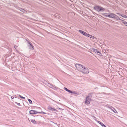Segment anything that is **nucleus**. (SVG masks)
Segmentation results:
<instances>
[{
    "instance_id": "aec40b11",
    "label": "nucleus",
    "mask_w": 127,
    "mask_h": 127,
    "mask_svg": "<svg viewBox=\"0 0 127 127\" xmlns=\"http://www.w3.org/2000/svg\"><path fill=\"white\" fill-rule=\"evenodd\" d=\"M19 96H20L21 98H22L23 99H25V98L24 97H23L20 95H19Z\"/></svg>"
},
{
    "instance_id": "bb28decb",
    "label": "nucleus",
    "mask_w": 127,
    "mask_h": 127,
    "mask_svg": "<svg viewBox=\"0 0 127 127\" xmlns=\"http://www.w3.org/2000/svg\"><path fill=\"white\" fill-rule=\"evenodd\" d=\"M101 126L103 127L104 125L102 123H101L100 124Z\"/></svg>"
},
{
    "instance_id": "f257e3e1",
    "label": "nucleus",
    "mask_w": 127,
    "mask_h": 127,
    "mask_svg": "<svg viewBox=\"0 0 127 127\" xmlns=\"http://www.w3.org/2000/svg\"><path fill=\"white\" fill-rule=\"evenodd\" d=\"M76 67L77 69L79 71L84 74H87L89 73V70L87 67L81 64H77Z\"/></svg>"
},
{
    "instance_id": "6ab92c4d",
    "label": "nucleus",
    "mask_w": 127,
    "mask_h": 127,
    "mask_svg": "<svg viewBox=\"0 0 127 127\" xmlns=\"http://www.w3.org/2000/svg\"><path fill=\"white\" fill-rule=\"evenodd\" d=\"M111 110L114 112L115 113H117V111L116 110H115V109H114V110H115V111L114 110H113L112 109H111Z\"/></svg>"
},
{
    "instance_id": "5701e85b",
    "label": "nucleus",
    "mask_w": 127,
    "mask_h": 127,
    "mask_svg": "<svg viewBox=\"0 0 127 127\" xmlns=\"http://www.w3.org/2000/svg\"><path fill=\"white\" fill-rule=\"evenodd\" d=\"M64 89L66 91L68 92V89L67 88L65 87H64Z\"/></svg>"
},
{
    "instance_id": "412c9836",
    "label": "nucleus",
    "mask_w": 127,
    "mask_h": 127,
    "mask_svg": "<svg viewBox=\"0 0 127 127\" xmlns=\"http://www.w3.org/2000/svg\"><path fill=\"white\" fill-rule=\"evenodd\" d=\"M91 35L89 34H88L87 33V35L86 36H87L89 37H91Z\"/></svg>"
},
{
    "instance_id": "f704fd0d",
    "label": "nucleus",
    "mask_w": 127,
    "mask_h": 127,
    "mask_svg": "<svg viewBox=\"0 0 127 127\" xmlns=\"http://www.w3.org/2000/svg\"><path fill=\"white\" fill-rule=\"evenodd\" d=\"M103 127H106L105 125H104Z\"/></svg>"
},
{
    "instance_id": "423d86ee",
    "label": "nucleus",
    "mask_w": 127,
    "mask_h": 127,
    "mask_svg": "<svg viewBox=\"0 0 127 127\" xmlns=\"http://www.w3.org/2000/svg\"><path fill=\"white\" fill-rule=\"evenodd\" d=\"M115 14L113 13H111L109 14L108 16V17L109 18H114Z\"/></svg>"
},
{
    "instance_id": "4468645a",
    "label": "nucleus",
    "mask_w": 127,
    "mask_h": 127,
    "mask_svg": "<svg viewBox=\"0 0 127 127\" xmlns=\"http://www.w3.org/2000/svg\"><path fill=\"white\" fill-rule=\"evenodd\" d=\"M31 121L34 124H36V122L34 119H32L31 120Z\"/></svg>"
},
{
    "instance_id": "4be33fe9",
    "label": "nucleus",
    "mask_w": 127,
    "mask_h": 127,
    "mask_svg": "<svg viewBox=\"0 0 127 127\" xmlns=\"http://www.w3.org/2000/svg\"><path fill=\"white\" fill-rule=\"evenodd\" d=\"M15 103H16V104H17L19 106H21V105H20V103H18L17 102H15Z\"/></svg>"
},
{
    "instance_id": "dca6fc26",
    "label": "nucleus",
    "mask_w": 127,
    "mask_h": 127,
    "mask_svg": "<svg viewBox=\"0 0 127 127\" xmlns=\"http://www.w3.org/2000/svg\"><path fill=\"white\" fill-rule=\"evenodd\" d=\"M52 87H53L52 88H51L54 89V90H56L57 89V88L56 87H55V86L53 85L52 86Z\"/></svg>"
},
{
    "instance_id": "7ed1b4c3",
    "label": "nucleus",
    "mask_w": 127,
    "mask_h": 127,
    "mask_svg": "<svg viewBox=\"0 0 127 127\" xmlns=\"http://www.w3.org/2000/svg\"><path fill=\"white\" fill-rule=\"evenodd\" d=\"M30 113L31 114H36L37 113H40V114L43 113V114H49V113H46L44 112L43 111H41V112H37V111H36L35 110H30Z\"/></svg>"
},
{
    "instance_id": "7c9ffc66",
    "label": "nucleus",
    "mask_w": 127,
    "mask_h": 127,
    "mask_svg": "<svg viewBox=\"0 0 127 127\" xmlns=\"http://www.w3.org/2000/svg\"><path fill=\"white\" fill-rule=\"evenodd\" d=\"M13 95L15 96H14V98H17V97L16 96V95Z\"/></svg>"
},
{
    "instance_id": "c9c22d12",
    "label": "nucleus",
    "mask_w": 127,
    "mask_h": 127,
    "mask_svg": "<svg viewBox=\"0 0 127 127\" xmlns=\"http://www.w3.org/2000/svg\"><path fill=\"white\" fill-rule=\"evenodd\" d=\"M58 109H61V108H58Z\"/></svg>"
},
{
    "instance_id": "ddd939ff",
    "label": "nucleus",
    "mask_w": 127,
    "mask_h": 127,
    "mask_svg": "<svg viewBox=\"0 0 127 127\" xmlns=\"http://www.w3.org/2000/svg\"><path fill=\"white\" fill-rule=\"evenodd\" d=\"M123 23L126 26H127V22H126L125 21H124L123 20Z\"/></svg>"
},
{
    "instance_id": "a211bd4d",
    "label": "nucleus",
    "mask_w": 127,
    "mask_h": 127,
    "mask_svg": "<svg viewBox=\"0 0 127 127\" xmlns=\"http://www.w3.org/2000/svg\"><path fill=\"white\" fill-rule=\"evenodd\" d=\"M72 94H76V95H78V93L76 92H72Z\"/></svg>"
},
{
    "instance_id": "72a5a7b5",
    "label": "nucleus",
    "mask_w": 127,
    "mask_h": 127,
    "mask_svg": "<svg viewBox=\"0 0 127 127\" xmlns=\"http://www.w3.org/2000/svg\"><path fill=\"white\" fill-rule=\"evenodd\" d=\"M108 108H110V109H111V108L110 107H108Z\"/></svg>"
},
{
    "instance_id": "c85d7f7f",
    "label": "nucleus",
    "mask_w": 127,
    "mask_h": 127,
    "mask_svg": "<svg viewBox=\"0 0 127 127\" xmlns=\"http://www.w3.org/2000/svg\"><path fill=\"white\" fill-rule=\"evenodd\" d=\"M95 38V37L94 36H92V35H91V37H90V38H93V39H94Z\"/></svg>"
},
{
    "instance_id": "473e14b6",
    "label": "nucleus",
    "mask_w": 127,
    "mask_h": 127,
    "mask_svg": "<svg viewBox=\"0 0 127 127\" xmlns=\"http://www.w3.org/2000/svg\"><path fill=\"white\" fill-rule=\"evenodd\" d=\"M108 15H104V16H106V17H108Z\"/></svg>"
},
{
    "instance_id": "f3484780",
    "label": "nucleus",
    "mask_w": 127,
    "mask_h": 127,
    "mask_svg": "<svg viewBox=\"0 0 127 127\" xmlns=\"http://www.w3.org/2000/svg\"><path fill=\"white\" fill-rule=\"evenodd\" d=\"M28 101L29 102V103L30 104H32V101L31 99H28Z\"/></svg>"
},
{
    "instance_id": "cd10ccee",
    "label": "nucleus",
    "mask_w": 127,
    "mask_h": 127,
    "mask_svg": "<svg viewBox=\"0 0 127 127\" xmlns=\"http://www.w3.org/2000/svg\"><path fill=\"white\" fill-rule=\"evenodd\" d=\"M99 55H100V54H101V53L99 51H98L97 52V53Z\"/></svg>"
},
{
    "instance_id": "1a4fd4ad",
    "label": "nucleus",
    "mask_w": 127,
    "mask_h": 127,
    "mask_svg": "<svg viewBox=\"0 0 127 127\" xmlns=\"http://www.w3.org/2000/svg\"><path fill=\"white\" fill-rule=\"evenodd\" d=\"M115 17H114V18L115 19L117 20H121L122 21H123V20H121V19H120L118 16L116 15L115 16Z\"/></svg>"
},
{
    "instance_id": "20e7f679",
    "label": "nucleus",
    "mask_w": 127,
    "mask_h": 127,
    "mask_svg": "<svg viewBox=\"0 0 127 127\" xmlns=\"http://www.w3.org/2000/svg\"><path fill=\"white\" fill-rule=\"evenodd\" d=\"M92 100L91 98L89 97L88 96H87L86 98V101L85 103L87 104H90V101Z\"/></svg>"
},
{
    "instance_id": "4c0bfd02",
    "label": "nucleus",
    "mask_w": 127,
    "mask_h": 127,
    "mask_svg": "<svg viewBox=\"0 0 127 127\" xmlns=\"http://www.w3.org/2000/svg\"><path fill=\"white\" fill-rule=\"evenodd\" d=\"M18 99H19V98H18Z\"/></svg>"
},
{
    "instance_id": "0eeeda50",
    "label": "nucleus",
    "mask_w": 127,
    "mask_h": 127,
    "mask_svg": "<svg viewBox=\"0 0 127 127\" xmlns=\"http://www.w3.org/2000/svg\"><path fill=\"white\" fill-rule=\"evenodd\" d=\"M78 31L80 33L82 34H83L84 36H86V35H87V33L86 32L82 30H78Z\"/></svg>"
},
{
    "instance_id": "b1692460",
    "label": "nucleus",
    "mask_w": 127,
    "mask_h": 127,
    "mask_svg": "<svg viewBox=\"0 0 127 127\" xmlns=\"http://www.w3.org/2000/svg\"><path fill=\"white\" fill-rule=\"evenodd\" d=\"M68 92L69 93L72 94V92L71 91L69 90L68 91Z\"/></svg>"
},
{
    "instance_id": "f03ea898",
    "label": "nucleus",
    "mask_w": 127,
    "mask_h": 127,
    "mask_svg": "<svg viewBox=\"0 0 127 127\" xmlns=\"http://www.w3.org/2000/svg\"><path fill=\"white\" fill-rule=\"evenodd\" d=\"M94 9L98 12L103 11L105 9L102 7L98 6H95L94 7Z\"/></svg>"
},
{
    "instance_id": "9b49d317",
    "label": "nucleus",
    "mask_w": 127,
    "mask_h": 127,
    "mask_svg": "<svg viewBox=\"0 0 127 127\" xmlns=\"http://www.w3.org/2000/svg\"><path fill=\"white\" fill-rule=\"evenodd\" d=\"M21 10H21V11L22 12L24 13H27V12L24 9H21Z\"/></svg>"
},
{
    "instance_id": "f8f14e48",
    "label": "nucleus",
    "mask_w": 127,
    "mask_h": 127,
    "mask_svg": "<svg viewBox=\"0 0 127 127\" xmlns=\"http://www.w3.org/2000/svg\"><path fill=\"white\" fill-rule=\"evenodd\" d=\"M93 51H94V52H95V53H97V52L98 51V50H97V49H93Z\"/></svg>"
},
{
    "instance_id": "6e6552de",
    "label": "nucleus",
    "mask_w": 127,
    "mask_h": 127,
    "mask_svg": "<svg viewBox=\"0 0 127 127\" xmlns=\"http://www.w3.org/2000/svg\"><path fill=\"white\" fill-rule=\"evenodd\" d=\"M48 109L50 110H51L52 111H57V110L54 108H52L51 106H49L48 107Z\"/></svg>"
},
{
    "instance_id": "a878e982",
    "label": "nucleus",
    "mask_w": 127,
    "mask_h": 127,
    "mask_svg": "<svg viewBox=\"0 0 127 127\" xmlns=\"http://www.w3.org/2000/svg\"><path fill=\"white\" fill-rule=\"evenodd\" d=\"M95 121L99 124H100V123H101V122L99 121H97V120H95Z\"/></svg>"
},
{
    "instance_id": "9d476101",
    "label": "nucleus",
    "mask_w": 127,
    "mask_h": 127,
    "mask_svg": "<svg viewBox=\"0 0 127 127\" xmlns=\"http://www.w3.org/2000/svg\"><path fill=\"white\" fill-rule=\"evenodd\" d=\"M94 94L93 93H90L87 96H88L89 97H90V98H91L92 97H94L93 96V95Z\"/></svg>"
},
{
    "instance_id": "2eb2a0df",
    "label": "nucleus",
    "mask_w": 127,
    "mask_h": 127,
    "mask_svg": "<svg viewBox=\"0 0 127 127\" xmlns=\"http://www.w3.org/2000/svg\"><path fill=\"white\" fill-rule=\"evenodd\" d=\"M48 84L49 85H48V86L50 87V88H52L53 87H52V86H53V85H52L51 84H50V83H48Z\"/></svg>"
},
{
    "instance_id": "e433bc0d",
    "label": "nucleus",
    "mask_w": 127,
    "mask_h": 127,
    "mask_svg": "<svg viewBox=\"0 0 127 127\" xmlns=\"http://www.w3.org/2000/svg\"><path fill=\"white\" fill-rule=\"evenodd\" d=\"M15 47H17V46H14V47L15 48V49H16Z\"/></svg>"
},
{
    "instance_id": "2f4dec72",
    "label": "nucleus",
    "mask_w": 127,
    "mask_h": 127,
    "mask_svg": "<svg viewBox=\"0 0 127 127\" xmlns=\"http://www.w3.org/2000/svg\"><path fill=\"white\" fill-rule=\"evenodd\" d=\"M11 98L12 99H13V98H14V96H12L11 97Z\"/></svg>"
},
{
    "instance_id": "c756f323",
    "label": "nucleus",
    "mask_w": 127,
    "mask_h": 127,
    "mask_svg": "<svg viewBox=\"0 0 127 127\" xmlns=\"http://www.w3.org/2000/svg\"><path fill=\"white\" fill-rule=\"evenodd\" d=\"M117 14H118V15H119L120 16H122V15L121 14H120V13H117Z\"/></svg>"
},
{
    "instance_id": "393cba45",
    "label": "nucleus",
    "mask_w": 127,
    "mask_h": 127,
    "mask_svg": "<svg viewBox=\"0 0 127 127\" xmlns=\"http://www.w3.org/2000/svg\"><path fill=\"white\" fill-rule=\"evenodd\" d=\"M122 17L124 18H127V16H126V15H122Z\"/></svg>"
},
{
    "instance_id": "39448f33",
    "label": "nucleus",
    "mask_w": 127,
    "mask_h": 127,
    "mask_svg": "<svg viewBox=\"0 0 127 127\" xmlns=\"http://www.w3.org/2000/svg\"><path fill=\"white\" fill-rule=\"evenodd\" d=\"M26 40L30 45L29 47H30V48L32 50H34V47L32 43L27 39H26Z\"/></svg>"
}]
</instances>
